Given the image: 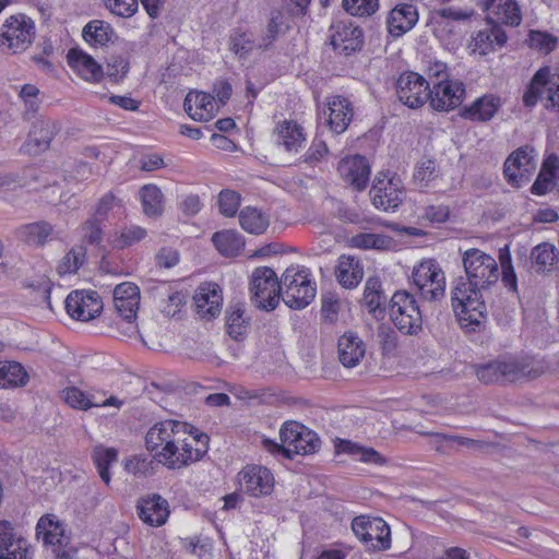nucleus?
Listing matches in <instances>:
<instances>
[{
  "label": "nucleus",
  "instance_id": "nucleus-17",
  "mask_svg": "<svg viewBox=\"0 0 559 559\" xmlns=\"http://www.w3.org/2000/svg\"><path fill=\"white\" fill-rule=\"evenodd\" d=\"M0 559H32L27 540L7 520L0 521Z\"/></svg>",
  "mask_w": 559,
  "mask_h": 559
},
{
  "label": "nucleus",
  "instance_id": "nucleus-11",
  "mask_svg": "<svg viewBox=\"0 0 559 559\" xmlns=\"http://www.w3.org/2000/svg\"><path fill=\"white\" fill-rule=\"evenodd\" d=\"M536 156L534 147L530 145L513 151L503 165V175L507 182L516 188L528 182L537 167Z\"/></svg>",
  "mask_w": 559,
  "mask_h": 559
},
{
  "label": "nucleus",
  "instance_id": "nucleus-1",
  "mask_svg": "<svg viewBox=\"0 0 559 559\" xmlns=\"http://www.w3.org/2000/svg\"><path fill=\"white\" fill-rule=\"evenodd\" d=\"M466 277H460L451 293L453 311L463 329L476 331L485 325V293L499 280L496 259L477 248L460 249Z\"/></svg>",
  "mask_w": 559,
  "mask_h": 559
},
{
  "label": "nucleus",
  "instance_id": "nucleus-57",
  "mask_svg": "<svg viewBox=\"0 0 559 559\" xmlns=\"http://www.w3.org/2000/svg\"><path fill=\"white\" fill-rule=\"evenodd\" d=\"M122 202L112 192L102 197L96 205L95 217L104 219L115 206H121Z\"/></svg>",
  "mask_w": 559,
  "mask_h": 559
},
{
  "label": "nucleus",
  "instance_id": "nucleus-35",
  "mask_svg": "<svg viewBox=\"0 0 559 559\" xmlns=\"http://www.w3.org/2000/svg\"><path fill=\"white\" fill-rule=\"evenodd\" d=\"M559 169V158L555 154L549 155L542 165V169L531 188L535 195H544L554 188L556 171Z\"/></svg>",
  "mask_w": 559,
  "mask_h": 559
},
{
  "label": "nucleus",
  "instance_id": "nucleus-44",
  "mask_svg": "<svg viewBox=\"0 0 559 559\" xmlns=\"http://www.w3.org/2000/svg\"><path fill=\"white\" fill-rule=\"evenodd\" d=\"M381 281L379 277H369L365 284L362 302L368 308L369 312L376 314L384 312L382 305L385 304L386 297L382 292Z\"/></svg>",
  "mask_w": 559,
  "mask_h": 559
},
{
  "label": "nucleus",
  "instance_id": "nucleus-3",
  "mask_svg": "<svg viewBox=\"0 0 559 559\" xmlns=\"http://www.w3.org/2000/svg\"><path fill=\"white\" fill-rule=\"evenodd\" d=\"M281 444L264 439L263 447L271 453H282L287 459L294 454L308 455L320 448V438L316 432L297 421H286L280 430Z\"/></svg>",
  "mask_w": 559,
  "mask_h": 559
},
{
  "label": "nucleus",
  "instance_id": "nucleus-40",
  "mask_svg": "<svg viewBox=\"0 0 559 559\" xmlns=\"http://www.w3.org/2000/svg\"><path fill=\"white\" fill-rule=\"evenodd\" d=\"M239 224L245 231L261 235L267 229L270 219L261 210L246 206L239 212Z\"/></svg>",
  "mask_w": 559,
  "mask_h": 559
},
{
  "label": "nucleus",
  "instance_id": "nucleus-64",
  "mask_svg": "<svg viewBox=\"0 0 559 559\" xmlns=\"http://www.w3.org/2000/svg\"><path fill=\"white\" fill-rule=\"evenodd\" d=\"M425 217L431 223H443L449 217V209L444 205H430L425 210Z\"/></svg>",
  "mask_w": 559,
  "mask_h": 559
},
{
  "label": "nucleus",
  "instance_id": "nucleus-13",
  "mask_svg": "<svg viewBox=\"0 0 559 559\" xmlns=\"http://www.w3.org/2000/svg\"><path fill=\"white\" fill-rule=\"evenodd\" d=\"M186 421L176 419H165L155 423L145 435V448L154 456L156 453L164 451L167 447L175 442H179L180 437L185 435V430L189 429Z\"/></svg>",
  "mask_w": 559,
  "mask_h": 559
},
{
  "label": "nucleus",
  "instance_id": "nucleus-20",
  "mask_svg": "<svg viewBox=\"0 0 559 559\" xmlns=\"http://www.w3.org/2000/svg\"><path fill=\"white\" fill-rule=\"evenodd\" d=\"M370 197L377 209L394 211L402 203L404 192L399 188V181L376 178L370 190Z\"/></svg>",
  "mask_w": 559,
  "mask_h": 559
},
{
  "label": "nucleus",
  "instance_id": "nucleus-37",
  "mask_svg": "<svg viewBox=\"0 0 559 559\" xmlns=\"http://www.w3.org/2000/svg\"><path fill=\"white\" fill-rule=\"evenodd\" d=\"M557 253L554 245L542 242L535 246L530 254L531 269L536 273H547L557 262Z\"/></svg>",
  "mask_w": 559,
  "mask_h": 559
},
{
  "label": "nucleus",
  "instance_id": "nucleus-5",
  "mask_svg": "<svg viewBox=\"0 0 559 559\" xmlns=\"http://www.w3.org/2000/svg\"><path fill=\"white\" fill-rule=\"evenodd\" d=\"M445 69L447 67L442 62H437L433 68L429 69L430 79L442 76L441 80L431 82L429 88V106L438 111H449L459 107L465 96L464 84L460 81L448 80Z\"/></svg>",
  "mask_w": 559,
  "mask_h": 559
},
{
  "label": "nucleus",
  "instance_id": "nucleus-30",
  "mask_svg": "<svg viewBox=\"0 0 559 559\" xmlns=\"http://www.w3.org/2000/svg\"><path fill=\"white\" fill-rule=\"evenodd\" d=\"M335 276L344 288H355L364 277V266L359 259L342 255L338 259Z\"/></svg>",
  "mask_w": 559,
  "mask_h": 559
},
{
  "label": "nucleus",
  "instance_id": "nucleus-55",
  "mask_svg": "<svg viewBox=\"0 0 559 559\" xmlns=\"http://www.w3.org/2000/svg\"><path fill=\"white\" fill-rule=\"evenodd\" d=\"M253 40L247 33L235 34L230 38V49L239 56V58L247 57L253 49Z\"/></svg>",
  "mask_w": 559,
  "mask_h": 559
},
{
  "label": "nucleus",
  "instance_id": "nucleus-61",
  "mask_svg": "<svg viewBox=\"0 0 559 559\" xmlns=\"http://www.w3.org/2000/svg\"><path fill=\"white\" fill-rule=\"evenodd\" d=\"M100 221L97 217H93L87 219L83 226L85 230L84 236L90 243H99L102 241Z\"/></svg>",
  "mask_w": 559,
  "mask_h": 559
},
{
  "label": "nucleus",
  "instance_id": "nucleus-60",
  "mask_svg": "<svg viewBox=\"0 0 559 559\" xmlns=\"http://www.w3.org/2000/svg\"><path fill=\"white\" fill-rule=\"evenodd\" d=\"M338 310H340V302L334 296L330 295V296L323 297L321 314L325 321H328L330 323L335 322L337 319Z\"/></svg>",
  "mask_w": 559,
  "mask_h": 559
},
{
  "label": "nucleus",
  "instance_id": "nucleus-45",
  "mask_svg": "<svg viewBox=\"0 0 559 559\" xmlns=\"http://www.w3.org/2000/svg\"><path fill=\"white\" fill-rule=\"evenodd\" d=\"M59 394L67 405L78 411H88L97 405L95 394H87L76 386H68Z\"/></svg>",
  "mask_w": 559,
  "mask_h": 559
},
{
  "label": "nucleus",
  "instance_id": "nucleus-52",
  "mask_svg": "<svg viewBox=\"0 0 559 559\" xmlns=\"http://www.w3.org/2000/svg\"><path fill=\"white\" fill-rule=\"evenodd\" d=\"M528 41L532 48L544 51L545 53L552 51L557 45L556 37L539 31H531Z\"/></svg>",
  "mask_w": 559,
  "mask_h": 559
},
{
  "label": "nucleus",
  "instance_id": "nucleus-23",
  "mask_svg": "<svg viewBox=\"0 0 559 559\" xmlns=\"http://www.w3.org/2000/svg\"><path fill=\"white\" fill-rule=\"evenodd\" d=\"M67 60L69 67L82 79L88 82H99L103 78V68L95 59L80 48H71Z\"/></svg>",
  "mask_w": 559,
  "mask_h": 559
},
{
  "label": "nucleus",
  "instance_id": "nucleus-18",
  "mask_svg": "<svg viewBox=\"0 0 559 559\" xmlns=\"http://www.w3.org/2000/svg\"><path fill=\"white\" fill-rule=\"evenodd\" d=\"M331 44L334 50L344 56H350L364 46V32L350 22L340 21L333 26Z\"/></svg>",
  "mask_w": 559,
  "mask_h": 559
},
{
  "label": "nucleus",
  "instance_id": "nucleus-49",
  "mask_svg": "<svg viewBox=\"0 0 559 559\" xmlns=\"http://www.w3.org/2000/svg\"><path fill=\"white\" fill-rule=\"evenodd\" d=\"M86 258V248L84 246L73 247L60 261L58 273L60 275L75 273L84 263Z\"/></svg>",
  "mask_w": 559,
  "mask_h": 559
},
{
  "label": "nucleus",
  "instance_id": "nucleus-6",
  "mask_svg": "<svg viewBox=\"0 0 559 559\" xmlns=\"http://www.w3.org/2000/svg\"><path fill=\"white\" fill-rule=\"evenodd\" d=\"M281 298L295 310L306 308L316 297V284L310 280L308 269L287 267L281 276Z\"/></svg>",
  "mask_w": 559,
  "mask_h": 559
},
{
  "label": "nucleus",
  "instance_id": "nucleus-7",
  "mask_svg": "<svg viewBox=\"0 0 559 559\" xmlns=\"http://www.w3.org/2000/svg\"><path fill=\"white\" fill-rule=\"evenodd\" d=\"M389 316L396 329L405 335H417L423 330V314L414 295L406 290L393 294Z\"/></svg>",
  "mask_w": 559,
  "mask_h": 559
},
{
  "label": "nucleus",
  "instance_id": "nucleus-31",
  "mask_svg": "<svg viewBox=\"0 0 559 559\" xmlns=\"http://www.w3.org/2000/svg\"><path fill=\"white\" fill-rule=\"evenodd\" d=\"M365 355L362 341L354 333H346L338 340V358L343 366H356Z\"/></svg>",
  "mask_w": 559,
  "mask_h": 559
},
{
  "label": "nucleus",
  "instance_id": "nucleus-47",
  "mask_svg": "<svg viewBox=\"0 0 559 559\" xmlns=\"http://www.w3.org/2000/svg\"><path fill=\"white\" fill-rule=\"evenodd\" d=\"M59 128L51 120H43L33 127L31 132V141L37 146L38 151L49 147L50 142L58 133Z\"/></svg>",
  "mask_w": 559,
  "mask_h": 559
},
{
  "label": "nucleus",
  "instance_id": "nucleus-27",
  "mask_svg": "<svg viewBox=\"0 0 559 559\" xmlns=\"http://www.w3.org/2000/svg\"><path fill=\"white\" fill-rule=\"evenodd\" d=\"M328 110L330 129L336 134L347 130L354 116L352 103L343 96L335 95L329 98Z\"/></svg>",
  "mask_w": 559,
  "mask_h": 559
},
{
  "label": "nucleus",
  "instance_id": "nucleus-48",
  "mask_svg": "<svg viewBox=\"0 0 559 559\" xmlns=\"http://www.w3.org/2000/svg\"><path fill=\"white\" fill-rule=\"evenodd\" d=\"M493 13L497 16V23L518 26L522 21L520 8L515 0H499Z\"/></svg>",
  "mask_w": 559,
  "mask_h": 559
},
{
  "label": "nucleus",
  "instance_id": "nucleus-4",
  "mask_svg": "<svg viewBox=\"0 0 559 559\" xmlns=\"http://www.w3.org/2000/svg\"><path fill=\"white\" fill-rule=\"evenodd\" d=\"M475 373L480 382L491 384L500 381L533 379L542 373V369L532 367L526 359L507 357L476 366Z\"/></svg>",
  "mask_w": 559,
  "mask_h": 559
},
{
  "label": "nucleus",
  "instance_id": "nucleus-41",
  "mask_svg": "<svg viewBox=\"0 0 559 559\" xmlns=\"http://www.w3.org/2000/svg\"><path fill=\"white\" fill-rule=\"evenodd\" d=\"M549 70L547 68L539 69L532 78L523 94V104L527 108H533L538 100H546L547 79Z\"/></svg>",
  "mask_w": 559,
  "mask_h": 559
},
{
  "label": "nucleus",
  "instance_id": "nucleus-25",
  "mask_svg": "<svg viewBox=\"0 0 559 559\" xmlns=\"http://www.w3.org/2000/svg\"><path fill=\"white\" fill-rule=\"evenodd\" d=\"M418 22V11L413 4L402 3L394 7L386 20L388 31L394 37H400L411 31Z\"/></svg>",
  "mask_w": 559,
  "mask_h": 559
},
{
  "label": "nucleus",
  "instance_id": "nucleus-29",
  "mask_svg": "<svg viewBox=\"0 0 559 559\" xmlns=\"http://www.w3.org/2000/svg\"><path fill=\"white\" fill-rule=\"evenodd\" d=\"M37 536H41L46 545L67 548L70 537L66 534L62 523L56 520L55 515H43L36 525Z\"/></svg>",
  "mask_w": 559,
  "mask_h": 559
},
{
  "label": "nucleus",
  "instance_id": "nucleus-59",
  "mask_svg": "<svg viewBox=\"0 0 559 559\" xmlns=\"http://www.w3.org/2000/svg\"><path fill=\"white\" fill-rule=\"evenodd\" d=\"M329 148L324 141L314 140L304 156V162L314 164L320 162L326 155Z\"/></svg>",
  "mask_w": 559,
  "mask_h": 559
},
{
  "label": "nucleus",
  "instance_id": "nucleus-2",
  "mask_svg": "<svg viewBox=\"0 0 559 559\" xmlns=\"http://www.w3.org/2000/svg\"><path fill=\"white\" fill-rule=\"evenodd\" d=\"M178 443H170L166 450L154 455V460L168 469H181L200 461L209 451V436L192 425L185 430Z\"/></svg>",
  "mask_w": 559,
  "mask_h": 559
},
{
  "label": "nucleus",
  "instance_id": "nucleus-28",
  "mask_svg": "<svg viewBox=\"0 0 559 559\" xmlns=\"http://www.w3.org/2000/svg\"><path fill=\"white\" fill-rule=\"evenodd\" d=\"M500 107V97L487 94L477 98L472 105L465 106L461 110V116L472 121L486 122L495 117Z\"/></svg>",
  "mask_w": 559,
  "mask_h": 559
},
{
  "label": "nucleus",
  "instance_id": "nucleus-63",
  "mask_svg": "<svg viewBox=\"0 0 559 559\" xmlns=\"http://www.w3.org/2000/svg\"><path fill=\"white\" fill-rule=\"evenodd\" d=\"M178 261L179 254L171 248H163L156 255V263L166 269L175 266Z\"/></svg>",
  "mask_w": 559,
  "mask_h": 559
},
{
  "label": "nucleus",
  "instance_id": "nucleus-56",
  "mask_svg": "<svg viewBox=\"0 0 559 559\" xmlns=\"http://www.w3.org/2000/svg\"><path fill=\"white\" fill-rule=\"evenodd\" d=\"M146 236V230L140 226H130L124 228L117 239V246L126 248L139 242Z\"/></svg>",
  "mask_w": 559,
  "mask_h": 559
},
{
  "label": "nucleus",
  "instance_id": "nucleus-12",
  "mask_svg": "<svg viewBox=\"0 0 559 559\" xmlns=\"http://www.w3.org/2000/svg\"><path fill=\"white\" fill-rule=\"evenodd\" d=\"M352 530L369 550H386L391 547L390 526L380 518L357 516L352 522Z\"/></svg>",
  "mask_w": 559,
  "mask_h": 559
},
{
  "label": "nucleus",
  "instance_id": "nucleus-36",
  "mask_svg": "<svg viewBox=\"0 0 559 559\" xmlns=\"http://www.w3.org/2000/svg\"><path fill=\"white\" fill-rule=\"evenodd\" d=\"M278 141L288 152H297L306 141L304 128L296 121L285 120L277 124Z\"/></svg>",
  "mask_w": 559,
  "mask_h": 559
},
{
  "label": "nucleus",
  "instance_id": "nucleus-50",
  "mask_svg": "<svg viewBox=\"0 0 559 559\" xmlns=\"http://www.w3.org/2000/svg\"><path fill=\"white\" fill-rule=\"evenodd\" d=\"M240 194L234 190H223L218 194V209L222 215L234 217L240 206Z\"/></svg>",
  "mask_w": 559,
  "mask_h": 559
},
{
  "label": "nucleus",
  "instance_id": "nucleus-24",
  "mask_svg": "<svg viewBox=\"0 0 559 559\" xmlns=\"http://www.w3.org/2000/svg\"><path fill=\"white\" fill-rule=\"evenodd\" d=\"M138 514L144 523L160 526L169 516L168 502L157 493L142 498L138 504Z\"/></svg>",
  "mask_w": 559,
  "mask_h": 559
},
{
  "label": "nucleus",
  "instance_id": "nucleus-21",
  "mask_svg": "<svg viewBox=\"0 0 559 559\" xmlns=\"http://www.w3.org/2000/svg\"><path fill=\"white\" fill-rule=\"evenodd\" d=\"M140 298V288L133 283L124 282L117 285L114 289L115 308L129 323L136 319Z\"/></svg>",
  "mask_w": 559,
  "mask_h": 559
},
{
  "label": "nucleus",
  "instance_id": "nucleus-46",
  "mask_svg": "<svg viewBox=\"0 0 559 559\" xmlns=\"http://www.w3.org/2000/svg\"><path fill=\"white\" fill-rule=\"evenodd\" d=\"M93 461L98 469L99 476L102 480L109 485L110 483V473L109 466L117 461L118 452L114 448H105V447H96L93 450Z\"/></svg>",
  "mask_w": 559,
  "mask_h": 559
},
{
  "label": "nucleus",
  "instance_id": "nucleus-38",
  "mask_svg": "<svg viewBox=\"0 0 559 559\" xmlns=\"http://www.w3.org/2000/svg\"><path fill=\"white\" fill-rule=\"evenodd\" d=\"M52 226L45 221L25 224L21 226L16 234L21 241L31 246H44L52 234Z\"/></svg>",
  "mask_w": 559,
  "mask_h": 559
},
{
  "label": "nucleus",
  "instance_id": "nucleus-26",
  "mask_svg": "<svg viewBox=\"0 0 559 559\" xmlns=\"http://www.w3.org/2000/svg\"><path fill=\"white\" fill-rule=\"evenodd\" d=\"M186 112L198 121L211 120L217 111L215 97L204 92H190L183 103Z\"/></svg>",
  "mask_w": 559,
  "mask_h": 559
},
{
  "label": "nucleus",
  "instance_id": "nucleus-34",
  "mask_svg": "<svg viewBox=\"0 0 559 559\" xmlns=\"http://www.w3.org/2000/svg\"><path fill=\"white\" fill-rule=\"evenodd\" d=\"M212 241L217 251L224 257L238 255L245 247L242 236L234 229H225L214 233Z\"/></svg>",
  "mask_w": 559,
  "mask_h": 559
},
{
  "label": "nucleus",
  "instance_id": "nucleus-19",
  "mask_svg": "<svg viewBox=\"0 0 559 559\" xmlns=\"http://www.w3.org/2000/svg\"><path fill=\"white\" fill-rule=\"evenodd\" d=\"M337 171L345 182L358 191L364 190L369 182L370 165L367 158L361 155L343 158L338 163Z\"/></svg>",
  "mask_w": 559,
  "mask_h": 559
},
{
  "label": "nucleus",
  "instance_id": "nucleus-10",
  "mask_svg": "<svg viewBox=\"0 0 559 559\" xmlns=\"http://www.w3.org/2000/svg\"><path fill=\"white\" fill-rule=\"evenodd\" d=\"M412 278L421 299L437 301L444 296L445 276L436 260H423L418 265L414 266Z\"/></svg>",
  "mask_w": 559,
  "mask_h": 559
},
{
  "label": "nucleus",
  "instance_id": "nucleus-15",
  "mask_svg": "<svg viewBox=\"0 0 559 559\" xmlns=\"http://www.w3.org/2000/svg\"><path fill=\"white\" fill-rule=\"evenodd\" d=\"M68 314L79 321H90L103 310V301L97 292L74 290L64 300Z\"/></svg>",
  "mask_w": 559,
  "mask_h": 559
},
{
  "label": "nucleus",
  "instance_id": "nucleus-58",
  "mask_svg": "<svg viewBox=\"0 0 559 559\" xmlns=\"http://www.w3.org/2000/svg\"><path fill=\"white\" fill-rule=\"evenodd\" d=\"M438 177L437 164L432 159H425L417 166L414 178L418 181H430Z\"/></svg>",
  "mask_w": 559,
  "mask_h": 559
},
{
  "label": "nucleus",
  "instance_id": "nucleus-39",
  "mask_svg": "<svg viewBox=\"0 0 559 559\" xmlns=\"http://www.w3.org/2000/svg\"><path fill=\"white\" fill-rule=\"evenodd\" d=\"M28 379V373L20 362H0V389L24 386L27 384Z\"/></svg>",
  "mask_w": 559,
  "mask_h": 559
},
{
  "label": "nucleus",
  "instance_id": "nucleus-43",
  "mask_svg": "<svg viewBox=\"0 0 559 559\" xmlns=\"http://www.w3.org/2000/svg\"><path fill=\"white\" fill-rule=\"evenodd\" d=\"M250 319L245 317V306L240 302L230 305L226 310L227 333L235 340L246 334Z\"/></svg>",
  "mask_w": 559,
  "mask_h": 559
},
{
  "label": "nucleus",
  "instance_id": "nucleus-9",
  "mask_svg": "<svg viewBox=\"0 0 559 559\" xmlns=\"http://www.w3.org/2000/svg\"><path fill=\"white\" fill-rule=\"evenodd\" d=\"M35 38V24L25 14L19 13L5 20L0 32V49L11 53L25 51Z\"/></svg>",
  "mask_w": 559,
  "mask_h": 559
},
{
  "label": "nucleus",
  "instance_id": "nucleus-54",
  "mask_svg": "<svg viewBox=\"0 0 559 559\" xmlns=\"http://www.w3.org/2000/svg\"><path fill=\"white\" fill-rule=\"evenodd\" d=\"M106 7L116 15L132 16L138 10V0H105Z\"/></svg>",
  "mask_w": 559,
  "mask_h": 559
},
{
  "label": "nucleus",
  "instance_id": "nucleus-16",
  "mask_svg": "<svg viewBox=\"0 0 559 559\" xmlns=\"http://www.w3.org/2000/svg\"><path fill=\"white\" fill-rule=\"evenodd\" d=\"M240 489L252 496H267L273 491L274 477L271 471L260 465H248L238 474Z\"/></svg>",
  "mask_w": 559,
  "mask_h": 559
},
{
  "label": "nucleus",
  "instance_id": "nucleus-32",
  "mask_svg": "<svg viewBox=\"0 0 559 559\" xmlns=\"http://www.w3.org/2000/svg\"><path fill=\"white\" fill-rule=\"evenodd\" d=\"M337 453L356 456L360 462L374 465H384L386 459L373 448L364 447L350 440H338L335 444Z\"/></svg>",
  "mask_w": 559,
  "mask_h": 559
},
{
  "label": "nucleus",
  "instance_id": "nucleus-62",
  "mask_svg": "<svg viewBox=\"0 0 559 559\" xmlns=\"http://www.w3.org/2000/svg\"><path fill=\"white\" fill-rule=\"evenodd\" d=\"M201 209L202 203L199 195L197 194H189L185 197L180 203L181 212L188 217L197 215Z\"/></svg>",
  "mask_w": 559,
  "mask_h": 559
},
{
  "label": "nucleus",
  "instance_id": "nucleus-33",
  "mask_svg": "<svg viewBox=\"0 0 559 559\" xmlns=\"http://www.w3.org/2000/svg\"><path fill=\"white\" fill-rule=\"evenodd\" d=\"M82 36L90 45L104 47L116 37V33L109 23L93 20L83 27Z\"/></svg>",
  "mask_w": 559,
  "mask_h": 559
},
{
  "label": "nucleus",
  "instance_id": "nucleus-22",
  "mask_svg": "<svg viewBox=\"0 0 559 559\" xmlns=\"http://www.w3.org/2000/svg\"><path fill=\"white\" fill-rule=\"evenodd\" d=\"M197 312L202 318H214L221 312L223 301L221 287L215 283H204L193 296Z\"/></svg>",
  "mask_w": 559,
  "mask_h": 559
},
{
  "label": "nucleus",
  "instance_id": "nucleus-42",
  "mask_svg": "<svg viewBox=\"0 0 559 559\" xmlns=\"http://www.w3.org/2000/svg\"><path fill=\"white\" fill-rule=\"evenodd\" d=\"M143 212L148 217H158L164 212V195L156 185H145L140 190Z\"/></svg>",
  "mask_w": 559,
  "mask_h": 559
},
{
  "label": "nucleus",
  "instance_id": "nucleus-53",
  "mask_svg": "<svg viewBox=\"0 0 559 559\" xmlns=\"http://www.w3.org/2000/svg\"><path fill=\"white\" fill-rule=\"evenodd\" d=\"M284 23V15L280 11L272 12L270 22L266 27V35L263 38V43L260 44V48L266 49L273 40H275L281 32V26Z\"/></svg>",
  "mask_w": 559,
  "mask_h": 559
},
{
  "label": "nucleus",
  "instance_id": "nucleus-8",
  "mask_svg": "<svg viewBox=\"0 0 559 559\" xmlns=\"http://www.w3.org/2000/svg\"><path fill=\"white\" fill-rule=\"evenodd\" d=\"M276 273L267 266L253 271L250 283L252 304L264 311H273L281 299L283 286Z\"/></svg>",
  "mask_w": 559,
  "mask_h": 559
},
{
  "label": "nucleus",
  "instance_id": "nucleus-14",
  "mask_svg": "<svg viewBox=\"0 0 559 559\" xmlns=\"http://www.w3.org/2000/svg\"><path fill=\"white\" fill-rule=\"evenodd\" d=\"M430 83L416 72H405L396 81V94L401 103L412 109L429 103Z\"/></svg>",
  "mask_w": 559,
  "mask_h": 559
},
{
  "label": "nucleus",
  "instance_id": "nucleus-51",
  "mask_svg": "<svg viewBox=\"0 0 559 559\" xmlns=\"http://www.w3.org/2000/svg\"><path fill=\"white\" fill-rule=\"evenodd\" d=\"M343 8L355 16H369L379 8V0H343Z\"/></svg>",
  "mask_w": 559,
  "mask_h": 559
}]
</instances>
